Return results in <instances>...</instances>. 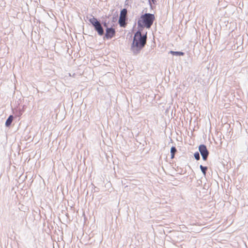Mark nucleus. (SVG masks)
I'll use <instances>...</instances> for the list:
<instances>
[{"instance_id": "obj_1", "label": "nucleus", "mask_w": 248, "mask_h": 248, "mask_svg": "<svg viewBox=\"0 0 248 248\" xmlns=\"http://www.w3.org/2000/svg\"><path fill=\"white\" fill-rule=\"evenodd\" d=\"M155 20V16L152 14H145L142 15L138 21L139 27L150 29Z\"/></svg>"}, {"instance_id": "obj_2", "label": "nucleus", "mask_w": 248, "mask_h": 248, "mask_svg": "<svg viewBox=\"0 0 248 248\" xmlns=\"http://www.w3.org/2000/svg\"><path fill=\"white\" fill-rule=\"evenodd\" d=\"M147 40V32L143 35H141L140 31H138L135 34L133 46L136 48L137 50H140L142 48L146 43Z\"/></svg>"}, {"instance_id": "obj_3", "label": "nucleus", "mask_w": 248, "mask_h": 248, "mask_svg": "<svg viewBox=\"0 0 248 248\" xmlns=\"http://www.w3.org/2000/svg\"><path fill=\"white\" fill-rule=\"evenodd\" d=\"M90 22L94 27L95 30L97 31L100 35H102L104 33L103 29L100 22L94 17L89 19Z\"/></svg>"}, {"instance_id": "obj_4", "label": "nucleus", "mask_w": 248, "mask_h": 248, "mask_svg": "<svg viewBox=\"0 0 248 248\" xmlns=\"http://www.w3.org/2000/svg\"><path fill=\"white\" fill-rule=\"evenodd\" d=\"M127 10L126 9H123L121 10L120 15L119 19V24L122 27H125L126 26V17L127 15Z\"/></svg>"}, {"instance_id": "obj_5", "label": "nucleus", "mask_w": 248, "mask_h": 248, "mask_svg": "<svg viewBox=\"0 0 248 248\" xmlns=\"http://www.w3.org/2000/svg\"><path fill=\"white\" fill-rule=\"evenodd\" d=\"M199 149L203 159L204 160H206L208 155H209V152L206 148V146L203 144L200 145L199 146Z\"/></svg>"}, {"instance_id": "obj_6", "label": "nucleus", "mask_w": 248, "mask_h": 248, "mask_svg": "<svg viewBox=\"0 0 248 248\" xmlns=\"http://www.w3.org/2000/svg\"><path fill=\"white\" fill-rule=\"evenodd\" d=\"M115 34V30L112 28H107L105 36L107 39H110L112 38Z\"/></svg>"}, {"instance_id": "obj_7", "label": "nucleus", "mask_w": 248, "mask_h": 248, "mask_svg": "<svg viewBox=\"0 0 248 248\" xmlns=\"http://www.w3.org/2000/svg\"><path fill=\"white\" fill-rule=\"evenodd\" d=\"M13 120V116L10 115L6 121L5 125L6 126H9Z\"/></svg>"}, {"instance_id": "obj_8", "label": "nucleus", "mask_w": 248, "mask_h": 248, "mask_svg": "<svg viewBox=\"0 0 248 248\" xmlns=\"http://www.w3.org/2000/svg\"><path fill=\"white\" fill-rule=\"evenodd\" d=\"M170 53L172 55H179V56H183L184 55V53L180 51H170Z\"/></svg>"}, {"instance_id": "obj_9", "label": "nucleus", "mask_w": 248, "mask_h": 248, "mask_svg": "<svg viewBox=\"0 0 248 248\" xmlns=\"http://www.w3.org/2000/svg\"><path fill=\"white\" fill-rule=\"evenodd\" d=\"M176 152V149L175 147H172L170 149L171 153V158H173L174 156V154Z\"/></svg>"}, {"instance_id": "obj_10", "label": "nucleus", "mask_w": 248, "mask_h": 248, "mask_svg": "<svg viewBox=\"0 0 248 248\" xmlns=\"http://www.w3.org/2000/svg\"><path fill=\"white\" fill-rule=\"evenodd\" d=\"M200 168L203 173V174H204V175H206V171L207 170V168L206 167H203L202 166V165H201L200 166Z\"/></svg>"}, {"instance_id": "obj_11", "label": "nucleus", "mask_w": 248, "mask_h": 248, "mask_svg": "<svg viewBox=\"0 0 248 248\" xmlns=\"http://www.w3.org/2000/svg\"><path fill=\"white\" fill-rule=\"evenodd\" d=\"M194 157L196 160H199L200 158L199 153L198 152L195 153Z\"/></svg>"}, {"instance_id": "obj_12", "label": "nucleus", "mask_w": 248, "mask_h": 248, "mask_svg": "<svg viewBox=\"0 0 248 248\" xmlns=\"http://www.w3.org/2000/svg\"><path fill=\"white\" fill-rule=\"evenodd\" d=\"M155 0H149V2L151 5H152V4H155Z\"/></svg>"}]
</instances>
